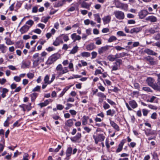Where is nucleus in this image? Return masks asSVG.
Wrapping results in <instances>:
<instances>
[{
  "label": "nucleus",
  "instance_id": "f257e3e1",
  "mask_svg": "<svg viewBox=\"0 0 160 160\" xmlns=\"http://www.w3.org/2000/svg\"><path fill=\"white\" fill-rule=\"evenodd\" d=\"M32 58L33 64L35 66H37L41 62H43L44 59L43 57L40 56L38 53L35 54L32 57Z\"/></svg>",
  "mask_w": 160,
  "mask_h": 160
},
{
  "label": "nucleus",
  "instance_id": "f03ea898",
  "mask_svg": "<svg viewBox=\"0 0 160 160\" xmlns=\"http://www.w3.org/2000/svg\"><path fill=\"white\" fill-rule=\"evenodd\" d=\"M60 54L58 53L53 54L49 57L46 62L47 65H51L54 63L60 57Z\"/></svg>",
  "mask_w": 160,
  "mask_h": 160
},
{
  "label": "nucleus",
  "instance_id": "7ed1b4c3",
  "mask_svg": "<svg viewBox=\"0 0 160 160\" xmlns=\"http://www.w3.org/2000/svg\"><path fill=\"white\" fill-rule=\"evenodd\" d=\"M122 62L121 59H117L116 62L113 63V65L112 66V69L111 71L112 73L116 75L118 74V73H116L114 71L119 69Z\"/></svg>",
  "mask_w": 160,
  "mask_h": 160
},
{
  "label": "nucleus",
  "instance_id": "20e7f679",
  "mask_svg": "<svg viewBox=\"0 0 160 160\" xmlns=\"http://www.w3.org/2000/svg\"><path fill=\"white\" fill-rule=\"evenodd\" d=\"M125 105L128 110L129 111H132V109H135L138 107V105L136 101L132 100L128 102V103L126 102Z\"/></svg>",
  "mask_w": 160,
  "mask_h": 160
},
{
  "label": "nucleus",
  "instance_id": "39448f33",
  "mask_svg": "<svg viewBox=\"0 0 160 160\" xmlns=\"http://www.w3.org/2000/svg\"><path fill=\"white\" fill-rule=\"evenodd\" d=\"M113 14L116 18L119 20H122L125 18L124 13L121 11H115Z\"/></svg>",
  "mask_w": 160,
  "mask_h": 160
},
{
  "label": "nucleus",
  "instance_id": "423d86ee",
  "mask_svg": "<svg viewBox=\"0 0 160 160\" xmlns=\"http://www.w3.org/2000/svg\"><path fill=\"white\" fill-rule=\"evenodd\" d=\"M144 60L148 62V63L151 65H154L157 64V62L155 60L153 57L150 56L144 57Z\"/></svg>",
  "mask_w": 160,
  "mask_h": 160
},
{
  "label": "nucleus",
  "instance_id": "0eeeda50",
  "mask_svg": "<svg viewBox=\"0 0 160 160\" xmlns=\"http://www.w3.org/2000/svg\"><path fill=\"white\" fill-rule=\"evenodd\" d=\"M93 137L96 144H97L99 142H102L104 141L105 138L103 134H99L98 136L93 135Z\"/></svg>",
  "mask_w": 160,
  "mask_h": 160
},
{
  "label": "nucleus",
  "instance_id": "6e6552de",
  "mask_svg": "<svg viewBox=\"0 0 160 160\" xmlns=\"http://www.w3.org/2000/svg\"><path fill=\"white\" fill-rule=\"evenodd\" d=\"M149 13L147 10H142L138 13V16L140 18L142 19L144 18Z\"/></svg>",
  "mask_w": 160,
  "mask_h": 160
},
{
  "label": "nucleus",
  "instance_id": "1a4fd4ad",
  "mask_svg": "<svg viewBox=\"0 0 160 160\" xmlns=\"http://www.w3.org/2000/svg\"><path fill=\"white\" fill-rule=\"evenodd\" d=\"M63 42L62 36H59L56 38L55 41L53 42V45L55 46H59L60 44L62 43Z\"/></svg>",
  "mask_w": 160,
  "mask_h": 160
},
{
  "label": "nucleus",
  "instance_id": "9d476101",
  "mask_svg": "<svg viewBox=\"0 0 160 160\" xmlns=\"http://www.w3.org/2000/svg\"><path fill=\"white\" fill-rule=\"evenodd\" d=\"M126 140L125 139L122 140L118 146V147L116 151V153H118L122 150L123 146L124 144L126 142Z\"/></svg>",
  "mask_w": 160,
  "mask_h": 160
},
{
  "label": "nucleus",
  "instance_id": "9b49d317",
  "mask_svg": "<svg viewBox=\"0 0 160 160\" xmlns=\"http://www.w3.org/2000/svg\"><path fill=\"white\" fill-rule=\"evenodd\" d=\"M110 46L108 45H106L104 47H102L100 48H99L98 49V52L100 54H102L104 53H105L106 51L108 50L109 47H110Z\"/></svg>",
  "mask_w": 160,
  "mask_h": 160
},
{
  "label": "nucleus",
  "instance_id": "f8f14e48",
  "mask_svg": "<svg viewBox=\"0 0 160 160\" xmlns=\"http://www.w3.org/2000/svg\"><path fill=\"white\" fill-rule=\"evenodd\" d=\"M29 27L27 25H24L20 29L19 31L21 34L26 33L29 30Z\"/></svg>",
  "mask_w": 160,
  "mask_h": 160
},
{
  "label": "nucleus",
  "instance_id": "ddd939ff",
  "mask_svg": "<svg viewBox=\"0 0 160 160\" xmlns=\"http://www.w3.org/2000/svg\"><path fill=\"white\" fill-rule=\"evenodd\" d=\"M111 17L110 15L106 16L102 18L104 24H106L109 23L111 20Z\"/></svg>",
  "mask_w": 160,
  "mask_h": 160
},
{
  "label": "nucleus",
  "instance_id": "4468645a",
  "mask_svg": "<svg viewBox=\"0 0 160 160\" xmlns=\"http://www.w3.org/2000/svg\"><path fill=\"white\" fill-rule=\"evenodd\" d=\"M81 133L78 132L77 133L75 136L71 138L70 139L72 142H76L81 138Z\"/></svg>",
  "mask_w": 160,
  "mask_h": 160
},
{
  "label": "nucleus",
  "instance_id": "2eb2a0df",
  "mask_svg": "<svg viewBox=\"0 0 160 160\" xmlns=\"http://www.w3.org/2000/svg\"><path fill=\"white\" fill-rule=\"evenodd\" d=\"M154 79L153 78L150 77L147 78L146 80L148 85L149 86L151 87L152 88H153V86L154 84Z\"/></svg>",
  "mask_w": 160,
  "mask_h": 160
},
{
  "label": "nucleus",
  "instance_id": "dca6fc26",
  "mask_svg": "<svg viewBox=\"0 0 160 160\" xmlns=\"http://www.w3.org/2000/svg\"><path fill=\"white\" fill-rule=\"evenodd\" d=\"M144 52L147 54L152 56H157L158 53L154 52L152 50L149 48L145 49Z\"/></svg>",
  "mask_w": 160,
  "mask_h": 160
},
{
  "label": "nucleus",
  "instance_id": "f3484780",
  "mask_svg": "<svg viewBox=\"0 0 160 160\" xmlns=\"http://www.w3.org/2000/svg\"><path fill=\"white\" fill-rule=\"evenodd\" d=\"M31 62L28 60L23 61L22 63L21 68H28L30 65Z\"/></svg>",
  "mask_w": 160,
  "mask_h": 160
},
{
  "label": "nucleus",
  "instance_id": "a211bd4d",
  "mask_svg": "<svg viewBox=\"0 0 160 160\" xmlns=\"http://www.w3.org/2000/svg\"><path fill=\"white\" fill-rule=\"evenodd\" d=\"M92 4V2H90L88 3L85 1H82L81 4V7L82 8H85L88 10H89L90 6Z\"/></svg>",
  "mask_w": 160,
  "mask_h": 160
},
{
  "label": "nucleus",
  "instance_id": "6ab92c4d",
  "mask_svg": "<svg viewBox=\"0 0 160 160\" xmlns=\"http://www.w3.org/2000/svg\"><path fill=\"white\" fill-rule=\"evenodd\" d=\"M145 20L147 21H149L151 22H155L157 21V18L153 15L147 17L146 18Z\"/></svg>",
  "mask_w": 160,
  "mask_h": 160
},
{
  "label": "nucleus",
  "instance_id": "aec40b11",
  "mask_svg": "<svg viewBox=\"0 0 160 160\" xmlns=\"http://www.w3.org/2000/svg\"><path fill=\"white\" fill-rule=\"evenodd\" d=\"M110 123L111 126H112L117 131H119L120 130L119 126L115 123L113 121L110 120Z\"/></svg>",
  "mask_w": 160,
  "mask_h": 160
},
{
  "label": "nucleus",
  "instance_id": "412c9836",
  "mask_svg": "<svg viewBox=\"0 0 160 160\" xmlns=\"http://www.w3.org/2000/svg\"><path fill=\"white\" fill-rule=\"evenodd\" d=\"M142 29L141 27H136L132 28L130 30V33L132 34L133 33H138L140 32Z\"/></svg>",
  "mask_w": 160,
  "mask_h": 160
},
{
  "label": "nucleus",
  "instance_id": "4be33fe9",
  "mask_svg": "<svg viewBox=\"0 0 160 160\" xmlns=\"http://www.w3.org/2000/svg\"><path fill=\"white\" fill-rule=\"evenodd\" d=\"M72 39L73 40V42H75L76 40H79L81 39V37L77 35L76 33L72 34L71 35Z\"/></svg>",
  "mask_w": 160,
  "mask_h": 160
},
{
  "label": "nucleus",
  "instance_id": "5701e85b",
  "mask_svg": "<svg viewBox=\"0 0 160 160\" xmlns=\"http://www.w3.org/2000/svg\"><path fill=\"white\" fill-rule=\"evenodd\" d=\"M62 69L63 67L61 64H59L56 67V70L57 71V74L58 75V77L61 76V74H59V72H62Z\"/></svg>",
  "mask_w": 160,
  "mask_h": 160
},
{
  "label": "nucleus",
  "instance_id": "b1692460",
  "mask_svg": "<svg viewBox=\"0 0 160 160\" xmlns=\"http://www.w3.org/2000/svg\"><path fill=\"white\" fill-rule=\"evenodd\" d=\"M96 48V46L93 43H91L87 45L86 46V49L88 51H91Z\"/></svg>",
  "mask_w": 160,
  "mask_h": 160
},
{
  "label": "nucleus",
  "instance_id": "393cba45",
  "mask_svg": "<svg viewBox=\"0 0 160 160\" xmlns=\"http://www.w3.org/2000/svg\"><path fill=\"white\" fill-rule=\"evenodd\" d=\"M89 119V117L84 115L82 118V123L83 125H85L88 124V120Z\"/></svg>",
  "mask_w": 160,
  "mask_h": 160
},
{
  "label": "nucleus",
  "instance_id": "a878e982",
  "mask_svg": "<svg viewBox=\"0 0 160 160\" xmlns=\"http://www.w3.org/2000/svg\"><path fill=\"white\" fill-rule=\"evenodd\" d=\"M72 86V85H70L69 86L66 87L64 88L61 93L59 94V97H61L63 96L65 93Z\"/></svg>",
  "mask_w": 160,
  "mask_h": 160
},
{
  "label": "nucleus",
  "instance_id": "bb28decb",
  "mask_svg": "<svg viewBox=\"0 0 160 160\" xmlns=\"http://www.w3.org/2000/svg\"><path fill=\"white\" fill-rule=\"evenodd\" d=\"M116 113L115 110L114 109H109L106 112V115L107 116H109L111 117L113 116Z\"/></svg>",
  "mask_w": 160,
  "mask_h": 160
},
{
  "label": "nucleus",
  "instance_id": "cd10ccee",
  "mask_svg": "<svg viewBox=\"0 0 160 160\" xmlns=\"http://www.w3.org/2000/svg\"><path fill=\"white\" fill-rule=\"evenodd\" d=\"M144 131L145 134L147 136H149L150 135H152L154 134V131H152L151 129H147Z\"/></svg>",
  "mask_w": 160,
  "mask_h": 160
},
{
  "label": "nucleus",
  "instance_id": "c85d7f7f",
  "mask_svg": "<svg viewBox=\"0 0 160 160\" xmlns=\"http://www.w3.org/2000/svg\"><path fill=\"white\" fill-rule=\"evenodd\" d=\"M72 152V148L71 147H68L66 151V155L67 157H69L71 155Z\"/></svg>",
  "mask_w": 160,
  "mask_h": 160
},
{
  "label": "nucleus",
  "instance_id": "c756f323",
  "mask_svg": "<svg viewBox=\"0 0 160 160\" xmlns=\"http://www.w3.org/2000/svg\"><path fill=\"white\" fill-rule=\"evenodd\" d=\"M152 88L155 90L160 91V82L157 81V83H154Z\"/></svg>",
  "mask_w": 160,
  "mask_h": 160
},
{
  "label": "nucleus",
  "instance_id": "7c9ffc66",
  "mask_svg": "<svg viewBox=\"0 0 160 160\" xmlns=\"http://www.w3.org/2000/svg\"><path fill=\"white\" fill-rule=\"evenodd\" d=\"M79 47L77 45L74 47L70 52V54H74L76 53L78 50Z\"/></svg>",
  "mask_w": 160,
  "mask_h": 160
},
{
  "label": "nucleus",
  "instance_id": "2f4dec72",
  "mask_svg": "<svg viewBox=\"0 0 160 160\" xmlns=\"http://www.w3.org/2000/svg\"><path fill=\"white\" fill-rule=\"evenodd\" d=\"M49 76L48 75H46L44 78V83L47 84H50L51 83V81L49 80Z\"/></svg>",
  "mask_w": 160,
  "mask_h": 160
},
{
  "label": "nucleus",
  "instance_id": "473e14b6",
  "mask_svg": "<svg viewBox=\"0 0 160 160\" xmlns=\"http://www.w3.org/2000/svg\"><path fill=\"white\" fill-rule=\"evenodd\" d=\"M38 96V94L36 92H34L31 94L30 96L31 98V101L32 102H34Z\"/></svg>",
  "mask_w": 160,
  "mask_h": 160
},
{
  "label": "nucleus",
  "instance_id": "72a5a7b5",
  "mask_svg": "<svg viewBox=\"0 0 160 160\" xmlns=\"http://www.w3.org/2000/svg\"><path fill=\"white\" fill-rule=\"evenodd\" d=\"M94 18V20L97 21L98 23L101 22V18L99 13L95 14L93 15Z\"/></svg>",
  "mask_w": 160,
  "mask_h": 160
},
{
  "label": "nucleus",
  "instance_id": "f704fd0d",
  "mask_svg": "<svg viewBox=\"0 0 160 160\" xmlns=\"http://www.w3.org/2000/svg\"><path fill=\"white\" fill-rule=\"evenodd\" d=\"M73 124V122L72 120L71 119L67 120L65 123V125L69 127H72Z\"/></svg>",
  "mask_w": 160,
  "mask_h": 160
},
{
  "label": "nucleus",
  "instance_id": "c9c22d12",
  "mask_svg": "<svg viewBox=\"0 0 160 160\" xmlns=\"http://www.w3.org/2000/svg\"><path fill=\"white\" fill-rule=\"evenodd\" d=\"M7 47L3 44H0V50L3 53H5L6 52Z\"/></svg>",
  "mask_w": 160,
  "mask_h": 160
},
{
  "label": "nucleus",
  "instance_id": "e433bc0d",
  "mask_svg": "<svg viewBox=\"0 0 160 160\" xmlns=\"http://www.w3.org/2000/svg\"><path fill=\"white\" fill-rule=\"evenodd\" d=\"M117 38L114 36H112L110 37L108 40L109 42H111L115 41L117 40Z\"/></svg>",
  "mask_w": 160,
  "mask_h": 160
},
{
  "label": "nucleus",
  "instance_id": "4c0bfd02",
  "mask_svg": "<svg viewBox=\"0 0 160 160\" xmlns=\"http://www.w3.org/2000/svg\"><path fill=\"white\" fill-rule=\"evenodd\" d=\"M60 36H62V40L63 39L64 41L65 42H67L69 40L68 36L67 34H62Z\"/></svg>",
  "mask_w": 160,
  "mask_h": 160
},
{
  "label": "nucleus",
  "instance_id": "58836bf2",
  "mask_svg": "<svg viewBox=\"0 0 160 160\" xmlns=\"http://www.w3.org/2000/svg\"><path fill=\"white\" fill-rule=\"evenodd\" d=\"M9 90L6 88H3L2 89V93L1 94V96L2 98H4L6 95L5 94L8 92Z\"/></svg>",
  "mask_w": 160,
  "mask_h": 160
},
{
  "label": "nucleus",
  "instance_id": "ea45409f",
  "mask_svg": "<svg viewBox=\"0 0 160 160\" xmlns=\"http://www.w3.org/2000/svg\"><path fill=\"white\" fill-rule=\"evenodd\" d=\"M48 101L45 100L44 102H41L38 104V105L40 106L41 108L45 107L48 105Z\"/></svg>",
  "mask_w": 160,
  "mask_h": 160
},
{
  "label": "nucleus",
  "instance_id": "a19ab883",
  "mask_svg": "<svg viewBox=\"0 0 160 160\" xmlns=\"http://www.w3.org/2000/svg\"><path fill=\"white\" fill-rule=\"evenodd\" d=\"M81 55L83 57H89L90 56V53L88 52H83L81 53Z\"/></svg>",
  "mask_w": 160,
  "mask_h": 160
},
{
  "label": "nucleus",
  "instance_id": "79ce46f5",
  "mask_svg": "<svg viewBox=\"0 0 160 160\" xmlns=\"http://www.w3.org/2000/svg\"><path fill=\"white\" fill-rule=\"evenodd\" d=\"M5 40L6 41V43L7 45H11L14 44V43L11 40L10 38H5Z\"/></svg>",
  "mask_w": 160,
  "mask_h": 160
},
{
  "label": "nucleus",
  "instance_id": "37998d69",
  "mask_svg": "<svg viewBox=\"0 0 160 160\" xmlns=\"http://www.w3.org/2000/svg\"><path fill=\"white\" fill-rule=\"evenodd\" d=\"M115 56L112 55H109L107 57L108 59L111 62H113L115 60Z\"/></svg>",
  "mask_w": 160,
  "mask_h": 160
},
{
  "label": "nucleus",
  "instance_id": "c03bdc74",
  "mask_svg": "<svg viewBox=\"0 0 160 160\" xmlns=\"http://www.w3.org/2000/svg\"><path fill=\"white\" fill-rule=\"evenodd\" d=\"M65 2V0H61L58 2H56L55 4V5L57 7L61 6L63 5Z\"/></svg>",
  "mask_w": 160,
  "mask_h": 160
},
{
  "label": "nucleus",
  "instance_id": "a18cd8bd",
  "mask_svg": "<svg viewBox=\"0 0 160 160\" xmlns=\"http://www.w3.org/2000/svg\"><path fill=\"white\" fill-rule=\"evenodd\" d=\"M34 24V22L33 21H32V20L30 19L28 21L26 22V25L28 24L29 25V26H28V27H29V28H30L31 26L33 24Z\"/></svg>",
  "mask_w": 160,
  "mask_h": 160
},
{
  "label": "nucleus",
  "instance_id": "49530a36",
  "mask_svg": "<svg viewBox=\"0 0 160 160\" xmlns=\"http://www.w3.org/2000/svg\"><path fill=\"white\" fill-rule=\"evenodd\" d=\"M139 42H134L133 43L132 46V47H130L129 46H127L126 48H132L133 47H137L139 45Z\"/></svg>",
  "mask_w": 160,
  "mask_h": 160
},
{
  "label": "nucleus",
  "instance_id": "de8ad7c7",
  "mask_svg": "<svg viewBox=\"0 0 160 160\" xmlns=\"http://www.w3.org/2000/svg\"><path fill=\"white\" fill-rule=\"evenodd\" d=\"M23 42L22 41L20 40L17 42H16V44L18 46V48H21V47L23 46Z\"/></svg>",
  "mask_w": 160,
  "mask_h": 160
},
{
  "label": "nucleus",
  "instance_id": "09e8293b",
  "mask_svg": "<svg viewBox=\"0 0 160 160\" xmlns=\"http://www.w3.org/2000/svg\"><path fill=\"white\" fill-rule=\"evenodd\" d=\"M68 71V68L67 67H64L62 69V71L61 72H59V74H61V75L62 74L67 73Z\"/></svg>",
  "mask_w": 160,
  "mask_h": 160
},
{
  "label": "nucleus",
  "instance_id": "8fccbe9b",
  "mask_svg": "<svg viewBox=\"0 0 160 160\" xmlns=\"http://www.w3.org/2000/svg\"><path fill=\"white\" fill-rule=\"evenodd\" d=\"M117 34L120 36H126V34L121 31H120L117 32Z\"/></svg>",
  "mask_w": 160,
  "mask_h": 160
},
{
  "label": "nucleus",
  "instance_id": "3c124183",
  "mask_svg": "<svg viewBox=\"0 0 160 160\" xmlns=\"http://www.w3.org/2000/svg\"><path fill=\"white\" fill-rule=\"evenodd\" d=\"M41 89V86H37L34 88L32 90V91L34 92H40Z\"/></svg>",
  "mask_w": 160,
  "mask_h": 160
},
{
  "label": "nucleus",
  "instance_id": "603ef678",
  "mask_svg": "<svg viewBox=\"0 0 160 160\" xmlns=\"http://www.w3.org/2000/svg\"><path fill=\"white\" fill-rule=\"evenodd\" d=\"M98 97H101L102 98H104L106 97V96L103 93L99 92L97 94Z\"/></svg>",
  "mask_w": 160,
  "mask_h": 160
},
{
  "label": "nucleus",
  "instance_id": "864d4df0",
  "mask_svg": "<svg viewBox=\"0 0 160 160\" xmlns=\"http://www.w3.org/2000/svg\"><path fill=\"white\" fill-rule=\"evenodd\" d=\"M32 32L38 34H40L42 32V31L39 29L37 28L32 30Z\"/></svg>",
  "mask_w": 160,
  "mask_h": 160
},
{
  "label": "nucleus",
  "instance_id": "5fc2aeb1",
  "mask_svg": "<svg viewBox=\"0 0 160 160\" xmlns=\"http://www.w3.org/2000/svg\"><path fill=\"white\" fill-rule=\"evenodd\" d=\"M142 90L147 92H152V90L148 87H143L142 88Z\"/></svg>",
  "mask_w": 160,
  "mask_h": 160
},
{
  "label": "nucleus",
  "instance_id": "6e6d98bb",
  "mask_svg": "<svg viewBox=\"0 0 160 160\" xmlns=\"http://www.w3.org/2000/svg\"><path fill=\"white\" fill-rule=\"evenodd\" d=\"M148 106L149 108L152 109L156 110L158 109V107L155 105H153L151 104H149L148 105Z\"/></svg>",
  "mask_w": 160,
  "mask_h": 160
},
{
  "label": "nucleus",
  "instance_id": "4d7b16f0",
  "mask_svg": "<svg viewBox=\"0 0 160 160\" xmlns=\"http://www.w3.org/2000/svg\"><path fill=\"white\" fill-rule=\"evenodd\" d=\"M103 108L105 109H107L110 108V105L106 102H104L103 105Z\"/></svg>",
  "mask_w": 160,
  "mask_h": 160
},
{
  "label": "nucleus",
  "instance_id": "13d9d810",
  "mask_svg": "<svg viewBox=\"0 0 160 160\" xmlns=\"http://www.w3.org/2000/svg\"><path fill=\"white\" fill-rule=\"evenodd\" d=\"M64 108V106L61 104H57V109L58 110H61Z\"/></svg>",
  "mask_w": 160,
  "mask_h": 160
},
{
  "label": "nucleus",
  "instance_id": "bf43d9fd",
  "mask_svg": "<svg viewBox=\"0 0 160 160\" xmlns=\"http://www.w3.org/2000/svg\"><path fill=\"white\" fill-rule=\"evenodd\" d=\"M69 112L73 116V117L75 116L77 113V112L74 110H69Z\"/></svg>",
  "mask_w": 160,
  "mask_h": 160
},
{
  "label": "nucleus",
  "instance_id": "052dcab7",
  "mask_svg": "<svg viewBox=\"0 0 160 160\" xmlns=\"http://www.w3.org/2000/svg\"><path fill=\"white\" fill-rule=\"evenodd\" d=\"M142 112L143 115L145 116H146L148 112V110L145 109H142Z\"/></svg>",
  "mask_w": 160,
  "mask_h": 160
},
{
  "label": "nucleus",
  "instance_id": "680f3d73",
  "mask_svg": "<svg viewBox=\"0 0 160 160\" xmlns=\"http://www.w3.org/2000/svg\"><path fill=\"white\" fill-rule=\"evenodd\" d=\"M19 107L20 108L22 109V110L24 112H25L26 111V109L25 108V104H22L19 106Z\"/></svg>",
  "mask_w": 160,
  "mask_h": 160
},
{
  "label": "nucleus",
  "instance_id": "e2e57ef3",
  "mask_svg": "<svg viewBox=\"0 0 160 160\" xmlns=\"http://www.w3.org/2000/svg\"><path fill=\"white\" fill-rule=\"evenodd\" d=\"M27 76L28 78L32 79L34 77V74L32 73H28L27 74Z\"/></svg>",
  "mask_w": 160,
  "mask_h": 160
},
{
  "label": "nucleus",
  "instance_id": "0e129e2a",
  "mask_svg": "<svg viewBox=\"0 0 160 160\" xmlns=\"http://www.w3.org/2000/svg\"><path fill=\"white\" fill-rule=\"evenodd\" d=\"M96 125L98 127H105L106 126V124L103 122H102L101 123H96Z\"/></svg>",
  "mask_w": 160,
  "mask_h": 160
},
{
  "label": "nucleus",
  "instance_id": "69168bd1",
  "mask_svg": "<svg viewBox=\"0 0 160 160\" xmlns=\"http://www.w3.org/2000/svg\"><path fill=\"white\" fill-rule=\"evenodd\" d=\"M29 155L27 153H25L23 156V160H28Z\"/></svg>",
  "mask_w": 160,
  "mask_h": 160
},
{
  "label": "nucleus",
  "instance_id": "338daca9",
  "mask_svg": "<svg viewBox=\"0 0 160 160\" xmlns=\"http://www.w3.org/2000/svg\"><path fill=\"white\" fill-rule=\"evenodd\" d=\"M153 38L157 40H160V34H158Z\"/></svg>",
  "mask_w": 160,
  "mask_h": 160
},
{
  "label": "nucleus",
  "instance_id": "774afa93",
  "mask_svg": "<svg viewBox=\"0 0 160 160\" xmlns=\"http://www.w3.org/2000/svg\"><path fill=\"white\" fill-rule=\"evenodd\" d=\"M84 130L87 132L89 133L91 131V129L87 127H85L83 128Z\"/></svg>",
  "mask_w": 160,
  "mask_h": 160
}]
</instances>
